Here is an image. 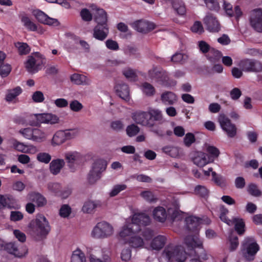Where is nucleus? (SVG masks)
Listing matches in <instances>:
<instances>
[{
	"label": "nucleus",
	"mask_w": 262,
	"mask_h": 262,
	"mask_svg": "<svg viewBox=\"0 0 262 262\" xmlns=\"http://www.w3.org/2000/svg\"><path fill=\"white\" fill-rule=\"evenodd\" d=\"M67 140L73 139L76 138L79 134V130L77 128L66 129L63 130Z\"/></svg>",
	"instance_id": "50"
},
{
	"label": "nucleus",
	"mask_w": 262,
	"mask_h": 262,
	"mask_svg": "<svg viewBox=\"0 0 262 262\" xmlns=\"http://www.w3.org/2000/svg\"><path fill=\"white\" fill-rule=\"evenodd\" d=\"M198 46L200 51L203 54H208L212 49L209 45L204 40L198 41Z\"/></svg>",
	"instance_id": "54"
},
{
	"label": "nucleus",
	"mask_w": 262,
	"mask_h": 262,
	"mask_svg": "<svg viewBox=\"0 0 262 262\" xmlns=\"http://www.w3.org/2000/svg\"><path fill=\"white\" fill-rule=\"evenodd\" d=\"M193 163L199 167H204L207 164L212 162L213 159H211L207 154L202 152H196L192 159Z\"/></svg>",
	"instance_id": "23"
},
{
	"label": "nucleus",
	"mask_w": 262,
	"mask_h": 262,
	"mask_svg": "<svg viewBox=\"0 0 262 262\" xmlns=\"http://www.w3.org/2000/svg\"><path fill=\"white\" fill-rule=\"evenodd\" d=\"M71 213V208L67 204L63 205L59 210V214L62 217H68Z\"/></svg>",
	"instance_id": "63"
},
{
	"label": "nucleus",
	"mask_w": 262,
	"mask_h": 262,
	"mask_svg": "<svg viewBox=\"0 0 262 262\" xmlns=\"http://www.w3.org/2000/svg\"><path fill=\"white\" fill-rule=\"evenodd\" d=\"M28 117L30 119V120L28 121V124L31 126L36 125L37 123L52 125L59 122L58 116L52 113L32 114Z\"/></svg>",
	"instance_id": "7"
},
{
	"label": "nucleus",
	"mask_w": 262,
	"mask_h": 262,
	"mask_svg": "<svg viewBox=\"0 0 262 262\" xmlns=\"http://www.w3.org/2000/svg\"><path fill=\"white\" fill-rule=\"evenodd\" d=\"M30 234L36 239L45 238L49 233L51 227L45 216L39 214L29 225Z\"/></svg>",
	"instance_id": "1"
},
{
	"label": "nucleus",
	"mask_w": 262,
	"mask_h": 262,
	"mask_svg": "<svg viewBox=\"0 0 262 262\" xmlns=\"http://www.w3.org/2000/svg\"><path fill=\"white\" fill-rule=\"evenodd\" d=\"M19 133L26 139L38 143L45 141L49 136L48 132L40 128H22Z\"/></svg>",
	"instance_id": "6"
},
{
	"label": "nucleus",
	"mask_w": 262,
	"mask_h": 262,
	"mask_svg": "<svg viewBox=\"0 0 262 262\" xmlns=\"http://www.w3.org/2000/svg\"><path fill=\"white\" fill-rule=\"evenodd\" d=\"M45 57L39 52H35L33 55L28 56L25 63V67L28 72L35 73L40 69L41 66L44 64Z\"/></svg>",
	"instance_id": "10"
},
{
	"label": "nucleus",
	"mask_w": 262,
	"mask_h": 262,
	"mask_svg": "<svg viewBox=\"0 0 262 262\" xmlns=\"http://www.w3.org/2000/svg\"><path fill=\"white\" fill-rule=\"evenodd\" d=\"M142 92L147 96H152L155 94V89L150 83L144 82L141 86Z\"/></svg>",
	"instance_id": "46"
},
{
	"label": "nucleus",
	"mask_w": 262,
	"mask_h": 262,
	"mask_svg": "<svg viewBox=\"0 0 262 262\" xmlns=\"http://www.w3.org/2000/svg\"><path fill=\"white\" fill-rule=\"evenodd\" d=\"M108 33L107 25H97L94 29L93 37L96 39L103 41L107 37Z\"/></svg>",
	"instance_id": "24"
},
{
	"label": "nucleus",
	"mask_w": 262,
	"mask_h": 262,
	"mask_svg": "<svg viewBox=\"0 0 262 262\" xmlns=\"http://www.w3.org/2000/svg\"><path fill=\"white\" fill-rule=\"evenodd\" d=\"M127 188L125 184H118L115 185L110 193L111 196H115L117 195L119 192L125 190Z\"/></svg>",
	"instance_id": "55"
},
{
	"label": "nucleus",
	"mask_w": 262,
	"mask_h": 262,
	"mask_svg": "<svg viewBox=\"0 0 262 262\" xmlns=\"http://www.w3.org/2000/svg\"><path fill=\"white\" fill-rule=\"evenodd\" d=\"M114 228L107 222L102 221L98 223L91 231V236L96 239L106 238L113 234Z\"/></svg>",
	"instance_id": "8"
},
{
	"label": "nucleus",
	"mask_w": 262,
	"mask_h": 262,
	"mask_svg": "<svg viewBox=\"0 0 262 262\" xmlns=\"http://www.w3.org/2000/svg\"><path fill=\"white\" fill-rule=\"evenodd\" d=\"M148 113L150 120L153 119L154 121L159 123H162L164 121L162 112L159 110L151 109L149 110Z\"/></svg>",
	"instance_id": "42"
},
{
	"label": "nucleus",
	"mask_w": 262,
	"mask_h": 262,
	"mask_svg": "<svg viewBox=\"0 0 262 262\" xmlns=\"http://www.w3.org/2000/svg\"><path fill=\"white\" fill-rule=\"evenodd\" d=\"M204 23L207 30L211 32H218L221 29L220 24L216 18L212 14L208 13L204 18Z\"/></svg>",
	"instance_id": "19"
},
{
	"label": "nucleus",
	"mask_w": 262,
	"mask_h": 262,
	"mask_svg": "<svg viewBox=\"0 0 262 262\" xmlns=\"http://www.w3.org/2000/svg\"><path fill=\"white\" fill-rule=\"evenodd\" d=\"M71 81L77 85H89L91 83V80L86 76L75 73L70 76Z\"/></svg>",
	"instance_id": "29"
},
{
	"label": "nucleus",
	"mask_w": 262,
	"mask_h": 262,
	"mask_svg": "<svg viewBox=\"0 0 262 262\" xmlns=\"http://www.w3.org/2000/svg\"><path fill=\"white\" fill-rule=\"evenodd\" d=\"M172 7L179 15H183L186 13V8L184 4L181 0H173Z\"/></svg>",
	"instance_id": "40"
},
{
	"label": "nucleus",
	"mask_w": 262,
	"mask_h": 262,
	"mask_svg": "<svg viewBox=\"0 0 262 262\" xmlns=\"http://www.w3.org/2000/svg\"><path fill=\"white\" fill-rule=\"evenodd\" d=\"M184 243L190 250H193L195 248L202 249L203 252L198 256V258H201L205 260L208 259V255L203 248V241L198 236H187L184 239Z\"/></svg>",
	"instance_id": "13"
},
{
	"label": "nucleus",
	"mask_w": 262,
	"mask_h": 262,
	"mask_svg": "<svg viewBox=\"0 0 262 262\" xmlns=\"http://www.w3.org/2000/svg\"><path fill=\"white\" fill-rule=\"evenodd\" d=\"M64 158L69 168L74 169V165L78 164L82 160V155L77 151H68L64 154Z\"/></svg>",
	"instance_id": "18"
},
{
	"label": "nucleus",
	"mask_w": 262,
	"mask_h": 262,
	"mask_svg": "<svg viewBox=\"0 0 262 262\" xmlns=\"http://www.w3.org/2000/svg\"><path fill=\"white\" fill-rule=\"evenodd\" d=\"M212 181L217 185L222 186L225 185L226 182L225 178L220 175L217 174L215 172L212 173Z\"/></svg>",
	"instance_id": "52"
},
{
	"label": "nucleus",
	"mask_w": 262,
	"mask_h": 262,
	"mask_svg": "<svg viewBox=\"0 0 262 262\" xmlns=\"http://www.w3.org/2000/svg\"><path fill=\"white\" fill-rule=\"evenodd\" d=\"M15 46L20 55H26L30 51V48L26 43L17 42L15 43Z\"/></svg>",
	"instance_id": "47"
},
{
	"label": "nucleus",
	"mask_w": 262,
	"mask_h": 262,
	"mask_svg": "<svg viewBox=\"0 0 262 262\" xmlns=\"http://www.w3.org/2000/svg\"><path fill=\"white\" fill-rule=\"evenodd\" d=\"M195 141V136L192 133H187L183 139L184 143L187 147H190Z\"/></svg>",
	"instance_id": "56"
},
{
	"label": "nucleus",
	"mask_w": 262,
	"mask_h": 262,
	"mask_svg": "<svg viewBox=\"0 0 262 262\" xmlns=\"http://www.w3.org/2000/svg\"><path fill=\"white\" fill-rule=\"evenodd\" d=\"M201 221L200 217L194 216H189L186 217L185 220L186 227L189 231H198L201 224Z\"/></svg>",
	"instance_id": "26"
},
{
	"label": "nucleus",
	"mask_w": 262,
	"mask_h": 262,
	"mask_svg": "<svg viewBox=\"0 0 262 262\" xmlns=\"http://www.w3.org/2000/svg\"><path fill=\"white\" fill-rule=\"evenodd\" d=\"M182 213L178 207H169L166 211L164 207L158 206L154 209L152 215L156 221L164 223L169 218L172 221L181 220Z\"/></svg>",
	"instance_id": "2"
},
{
	"label": "nucleus",
	"mask_w": 262,
	"mask_h": 262,
	"mask_svg": "<svg viewBox=\"0 0 262 262\" xmlns=\"http://www.w3.org/2000/svg\"><path fill=\"white\" fill-rule=\"evenodd\" d=\"M162 255L167 262H184L187 258V253L183 247L173 244L168 245L164 249Z\"/></svg>",
	"instance_id": "3"
},
{
	"label": "nucleus",
	"mask_w": 262,
	"mask_h": 262,
	"mask_svg": "<svg viewBox=\"0 0 262 262\" xmlns=\"http://www.w3.org/2000/svg\"><path fill=\"white\" fill-rule=\"evenodd\" d=\"M101 207L102 202L100 201L88 200L84 202L81 210L84 213L93 214Z\"/></svg>",
	"instance_id": "22"
},
{
	"label": "nucleus",
	"mask_w": 262,
	"mask_h": 262,
	"mask_svg": "<svg viewBox=\"0 0 262 262\" xmlns=\"http://www.w3.org/2000/svg\"><path fill=\"white\" fill-rule=\"evenodd\" d=\"M232 224L230 226L234 225L235 230L239 235H242L245 232V223L242 219L238 218H233L232 220Z\"/></svg>",
	"instance_id": "39"
},
{
	"label": "nucleus",
	"mask_w": 262,
	"mask_h": 262,
	"mask_svg": "<svg viewBox=\"0 0 262 262\" xmlns=\"http://www.w3.org/2000/svg\"><path fill=\"white\" fill-rule=\"evenodd\" d=\"M136 234L133 235L129 238L127 243L133 248H142L144 245V239Z\"/></svg>",
	"instance_id": "36"
},
{
	"label": "nucleus",
	"mask_w": 262,
	"mask_h": 262,
	"mask_svg": "<svg viewBox=\"0 0 262 262\" xmlns=\"http://www.w3.org/2000/svg\"><path fill=\"white\" fill-rule=\"evenodd\" d=\"M131 223L134 224L135 227L138 228V231L140 232L141 229L140 226H146L148 225L150 223V219L149 216L144 213H135L131 220Z\"/></svg>",
	"instance_id": "16"
},
{
	"label": "nucleus",
	"mask_w": 262,
	"mask_h": 262,
	"mask_svg": "<svg viewBox=\"0 0 262 262\" xmlns=\"http://www.w3.org/2000/svg\"><path fill=\"white\" fill-rule=\"evenodd\" d=\"M139 233L138 227L135 228L134 224L130 222L129 221H126L119 232V236L123 240L125 241L128 238L129 239L133 235Z\"/></svg>",
	"instance_id": "15"
},
{
	"label": "nucleus",
	"mask_w": 262,
	"mask_h": 262,
	"mask_svg": "<svg viewBox=\"0 0 262 262\" xmlns=\"http://www.w3.org/2000/svg\"><path fill=\"white\" fill-rule=\"evenodd\" d=\"M116 92L121 98L128 101L129 99V90L127 84L123 82L118 83L115 87Z\"/></svg>",
	"instance_id": "25"
},
{
	"label": "nucleus",
	"mask_w": 262,
	"mask_h": 262,
	"mask_svg": "<svg viewBox=\"0 0 262 262\" xmlns=\"http://www.w3.org/2000/svg\"><path fill=\"white\" fill-rule=\"evenodd\" d=\"M93 15L97 25H107V16L106 12L103 9L93 5L91 7Z\"/></svg>",
	"instance_id": "17"
},
{
	"label": "nucleus",
	"mask_w": 262,
	"mask_h": 262,
	"mask_svg": "<svg viewBox=\"0 0 262 262\" xmlns=\"http://www.w3.org/2000/svg\"><path fill=\"white\" fill-rule=\"evenodd\" d=\"M23 217V214L19 211H12L10 212V219L11 221H19L21 220Z\"/></svg>",
	"instance_id": "64"
},
{
	"label": "nucleus",
	"mask_w": 262,
	"mask_h": 262,
	"mask_svg": "<svg viewBox=\"0 0 262 262\" xmlns=\"http://www.w3.org/2000/svg\"><path fill=\"white\" fill-rule=\"evenodd\" d=\"M11 71V66L8 63L0 66V75L3 77H7Z\"/></svg>",
	"instance_id": "62"
},
{
	"label": "nucleus",
	"mask_w": 262,
	"mask_h": 262,
	"mask_svg": "<svg viewBox=\"0 0 262 262\" xmlns=\"http://www.w3.org/2000/svg\"><path fill=\"white\" fill-rule=\"evenodd\" d=\"M194 192L203 198L207 197L209 195V190L204 186L198 185L194 188Z\"/></svg>",
	"instance_id": "51"
},
{
	"label": "nucleus",
	"mask_w": 262,
	"mask_h": 262,
	"mask_svg": "<svg viewBox=\"0 0 262 262\" xmlns=\"http://www.w3.org/2000/svg\"><path fill=\"white\" fill-rule=\"evenodd\" d=\"M71 262H86L84 253L79 249L75 250L71 256Z\"/></svg>",
	"instance_id": "41"
},
{
	"label": "nucleus",
	"mask_w": 262,
	"mask_h": 262,
	"mask_svg": "<svg viewBox=\"0 0 262 262\" xmlns=\"http://www.w3.org/2000/svg\"><path fill=\"white\" fill-rule=\"evenodd\" d=\"M64 165L65 162L63 159H57L53 160L50 164V172L52 174L56 175L60 172Z\"/></svg>",
	"instance_id": "30"
},
{
	"label": "nucleus",
	"mask_w": 262,
	"mask_h": 262,
	"mask_svg": "<svg viewBox=\"0 0 262 262\" xmlns=\"http://www.w3.org/2000/svg\"><path fill=\"white\" fill-rule=\"evenodd\" d=\"M248 191L251 195L254 196H259L261 195V191L254 184H251L248 186Z\"/></svg>",
	"instance_id": "57"
},
{
	"label": "nucleus",
	"mask_w": 262,
	"mask_h": 262,
	"mask_svg": "<svg viewBox=\"0 0 262 262\" xmlns=\"http://www.w3.org/2000/svg\"><path fill=\"white\" fill-rule=\"evenodd\" d=\"M133 120L138 124L150 128V130L156 135L162 137L164 136L163 130L159 127L155 126V123L149 119L148 112H137L133 115Z\"/></svg>",
	"instance_id": "4"
},
{
	"label": "nucleus",
	"mask_w": 262,
	"mask_h": 262,
	"mask_svg": "<svg viewBox=\"0 0 262 262\" xmlns=\"http://www.w3.org/2000/svg\"><path fill=\"white\" fill-rule=\"evenodd\" d=\"M37 159L38 161L47 164L51 160V156L46 152H40L37 156Z\"/></svg>",
	"instance_id": "59"
},
{
	"label": "nucleus",
	"mask_w": 262,
	"mask_h": 262,
	"mask_svg": "<svg viewBox=\"0 0 262 262\" xmlns=\"http://www.w3.org/2000/svg\"><path fill=\"white\" fill-rule=\"evenodd\" d=\"M21 21L24 26L29 31H35L37 29V25L32 21L30 19L26 16H24L21 18Z\"/></svg>",
	"instance_id": "45"
},
{
	"label": "nucleus",
	"mask_w": 262,
	"mask_h": 262,
	"mask_svg": "<svg viewBox=\"0 0 262 262\" xmlns=\"http://www.w3.org/2000/svg\"><path fill=\"white\" fill-rule=\"evenodd\" d=\"M223 8L226 14L230 17L235 16L237 19H238L242 15V12L238 6L235 7L233 10L231 4L224 1Z\"/></svg>",
	"instance_id": "28"
},
{
	"label": "nucleus",
	"mask_w": 262,
	"mask_h": 262,
	"mask_svg": "<svg viewBox=\"0 0 262 262\" xmlns=\"http://www.w3.org/2000/svg\"><path fill=\"white\" fill-rule=\"evenodd\" d=\"M140 195L146 202L149 203H155L158 201V196L152 191L145 190L142 191Z\"/></svg>",
	"instance_id": "37"
},
{
	"label": "nucleus",
	"mask_w": 262,
	"mask_h": 262,
	"mask_svg": "<svg viewBox=\"0 0 262 262\" xmlns=\"http://www.w3.org/2000/svg\"><path fill=\"white\" fill-rule=\"evenodd\" d=\"M149 77L156 81H163L166 80V73L162 70L153 67L148 71Z\"/></svg>",
	"instance_id": "27"
},
{
	"label": "nucleus",
	"mask_w": 262,
	"mask_h": 262,
	"mask_svg": "<svg viewBox=\"0 0 262 262\" xmlns=\"http://www.w3.org/2000/svg\"><path fill=\"white\" fill-rule=\"evenodd\" d=\"M126 131L129 137H133L136 136L139 132L140 128L136 125L133 124L127 127Z\"/></svg>",
	"instance_id": "58"
},
{
	"label": "nucleus",
	"mask_w": 262,
	"mask_h": 262,
	"mask_svg": "<svg viewBox=\"0 0 262 262\" xmlns=\"http://www.w3.org/2000/svg\"><path fill=\"white\" fill-rule=\"evenodd\" d=\"M67 141L63 130H58L54 135L51 143L54 146L60 145Z\"/></svg>",
	"instance_id": "33"
},
{
	"label": "nucleus",
	"mask_w": 262,
	"mask_h": 262,
	"mask_svg": "<svg viewBox=\"0 0 262 262\" xmlns=\"http://www.w3.org/2000/svg\"><path fill=\"white\" fill-rule=\"evenodd\" d=\"M33 14L38 21L42 24L45 23L48 16L43 12L39 10L34 11Z\"/></svg>",
	"instance_id": "60"
},
{
	"label": "nucleus",
	"mask_w": 262,
	"mask_h": 262,
	"mask_svg": "<svg viewBox=\"0 0 262 262\" xmlns=\"http://www.w3.org/2000/svg\"><path fill=\"white\" fill-rule=\"evenodd\" d=\"M238 66L245 72L258 73L262 71V63L255 59H244L239 62Z\"/></svg>",
	"instance_id": "11"
},
{
	"label": "nucleus",
	"mask_w": 262,
	"mask_h": 262,
	"mask_svg": "<svg viewBox=\"0 0 262 262\" xmlns=\"http://www.w3.org/2000/svg\"><path fill=\"white\" fill-rule=\"evenodd\" d=\"M229 251L232 252L236 249L238 246L239 243L237 236L231 234L229 236Z\"/></svg>",
	"instance_id": "49"
},
{
	"label": "nucleus",
	"mask_w": 262,
	"mask_h": 262,
	"mask_svg": "<svg viewBox=\"0 0 262 262\" xmlns=\"http://www.w3.org/2000/svg\"><path fill=\"white\" fill-rule=\"evenodd\" d=\"M123 74L125 77L130 80H135L136 77V74L134 70L127 68L124 69L122 71Z\"/></svg>",
	"instance_id": "61"
},
{
	"label": "nucleus",
	"mask_w": 262,
	"mask_h": 262,
	"mask_svg": "<svg viewBox=\"0 0 262 262\" xmlns=\"http://www.w3.org/2000/svg\"><path fill=\"white\" fill-rule=\"evenodd\" d=\"M16 150L24 153H33L36 150V148L33 145H25L23 143L17 142L14 144Z\"/></svg>",
	"instance_id": "38"
},
{
	"label": "nucleus",
	"mask_w": 262,
	"mask_h": 262,
	"mask_svg": "<svg viewBox=\"0 0 262 262\" xmlns=\"http://www.w3.org/2000/svg\"><path fill=\"white\" fill-rule=\"evenodd\" d=\"M259 250V247L253 237L245 238L242 245L241 251L246 261H253Z\"/></svg>",
	"instance_id": "5"
},
{
	"label": "nucleus",
	"mask_w": 262,
	"mask_h": 262,
	"mask_svg": "<svg viewBox=\"0 0 262 262\" xmlns=\"http://www.w3.org/2000/svg\"><path fill=\"white\" fill-rule=\"evenodd\" d=\"M132 26L136 30L141 33H147L154 30L155 27L152 23L142 19L135 21Z\"/></svg>",
	"instance_id": "21"
},
{
	"label": "nucleus",
	"mask_w": 262,
	"mask_h": 262,
	"mask_svg": "<svg viewBox=\"0 0 262 262\" xmlns=\"http://www.w3.org/2000/svg\"><path fill=\"white\" fill-rule=\"evenodd\" d=\"M29 200L35 202L38 207H42L47 204L46 198L39 193L32 192L28 194Z\"/></svg>",
	"instance_id": "31"
},
{
	"label": "nucleus",
	"mask_w": 262,
	"mask_h": 262,
	"mask_svg": "<svg viewBox=\"0 0 262 262\" xmlns=\"http://www.w3.org/2000/svg\"><path fill=\"white\" fill-rule=\"evenodd\" d=\"M166 242V236L160 235L152 239L150 246L152 249L159 250L164 247Z\"/></svg>",
	"instance_id": "32"
},
{
	"label": "nucleus",
	"mask_w": 262,
	"mask_h": 262,
	"mask_svg": "<svg viewBox=\"0 0 262 262\" xmlns=\"http://www.w3.org/2000/svg\"><path fill=\"white\" fill-rule=\"evenodd\" d=\"M204 2L209 9L215 11L220 10V6L217 0H204Z\"/></svg>",
	"instance_id": "53"
},
{
	"label": "nucleus",
	"mask_w": 262,
	"mask_h": 262,
	"mask_svg": "<svg viewBox=\"0 0 262 262\" xmlns=\"http://www.w3.org/2000/svg\"><path fill=\"white\" fill-rule=\"evenodd\" d=\"M251 27L256 32L262 33V9H255L251 11L249 17Z\"/></svg>",
	"instance_id": "14"
},
{
	"label": "nucleus",
	"mask_w": 262,
	"mask_h": 262,
	"mask_svg": "<svg viewBox=\"0 0 262 262\" xmlns=\"http://www.w3.org/2000/svg\"><path fill=\"white\" fill-rule=\"evenodd\" d=\"M61 188V185L58 183L51 182L48 184V190L56 196H58Z\"/></svg>",
	"instance_id": "48"
},
{
	"label": "nucleus",
	"mask_w": 262,
	"mask_h": 262,
	"mask_svg": "<svg viewBox=\"0 0 262 262\" xmlns=\"http://www.w3.org/2000/svg\"><path fill=\"white\" fill-rule=\"evenodd\" d=\"M162 150L164 153L173 158H176L179 155V149L176 146H165Z\"/></svg>",
	"instance_id": "44"
},
{
	"label": "nucleus",
	"mask_w": 262,
	"mask_h": 262,
	"mask_svg": "<svg viewBox=\"0 0 262 262\" xmlns=\"http://www.w3.org/2000/svg\"><path fill=\"white\" fill-rule=\"evenodd\" d=\"M106 166L107 163L105 160L101 159L96 160L88 174V180L89 183L92 184L101 178V173L105 170Z\"/></svg>",
	"instance_id": "9"
},
{
	"label": "nucleus",
	"mask_w": 262,
	"mask_h": 262,
	"mask_svg": "<svg viewBox=\"0 0 262 262\" xmlns=\"http://www.w3.org/2000/svg\"><path fill=\"white\" fill-rule=\"evenodd\" d=\"M218 121L221 128L230 138H233L236 135L237 128L235 124L231 123V120L224 114H220Z\"/></svg>",
	"instance_id": "12"
},
{
	"label": "nucleus",
	"mask_w": 262,
	"mask_h": 262,
	"mask_svg": "<svg viewBox=\"0 0 262 262\" xmlns=\"http://www.w3.org/2000/svg\"><path fill=\"white\" fill-rule=\"evenodd\" d=\"M222 56V53L220 51L212 48L208 55L207 58L212 63H215L218 61Z\"/></svg>",
	"instance_id": "43"
},
{
	"label": "nucleus",
	"mask_w": 262,
	"mask_h": 262,
	"mask_svg": "<svg viewBox=\"0 0 262 262\" xmlns=\"http://www.w3.org/2000/svg\"><path fill=\"white\" fill-rule=\"evenodd\" d=\"M161 99L163 103L166 105H172L176 102L177 96L171 92L163 93L161 96Z\"/></svg>",
	"instance_id": "35"
},
{
	"label": "nucleus",
	"mask_w": 262,
	"mask_h": 262,
	"mask_svg": "<svg viewBox=\"0 0 262 262\" xmlns=\"http://www.w3.org/2000/svg\"><path fill=\"white\" fill-rule=\"evenodd\" d=\"M5 207L10 209H19L20 208V205L16 203L12 196L0 194V209Z\"/></svg>",
	"instance_id": "20"
},
{
	"label": "nucleus",
	"mask_w": 262,
	"mask_h": 262,
	"mask_svg": "<svg viewBox=\"0 0 262 262\" xmlns=\"http://www.w3.org/2000/svg\"><path fill=\"white\" fill-rule=\"evenodd\" d=\"M22 93V89L20 86L8 90L6 95L5 99L7 102H11Z\"/></svg>",
	"instance_id": "34"
}]
</instances>
